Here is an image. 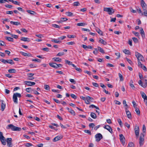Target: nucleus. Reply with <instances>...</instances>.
Masks as SVG:
<instances>
[{
	"instance_id": "obj_33",
	"label": "nucleus",
	"mask_w": 147,
	"mask_h": 147,
	"mask_svg": "<svg viewBox=\"0 0 147 147\" xmlns=\"http://www.w3.org/2000/svg\"><path fill=\"white\" fill-rule=\"evenodd\" d=\"M26 11L32 15H34L36 14L35 12L34 11L27 10Z\"/></svg>"
},
{
	"instance_id": "obj_12",
	"label": "nucleus",
	"mask_w": 147,
	"mask_h": 147,
	"mask_svg": "<svg viewBox=\"0 0 147 147\" xmlns=\"http://www.w3.org/2000/svg\"><path fill=\"white\" fill-rule=\"evenodd\" d=\"M138 65L139 67L142 68L144 71H147V69L146 67L143 65L140 62H138Z\"/></svg>"
},
{
	"instance_id": "obj_10",
	"label": "nucleus",
	"mask_w": 147,
	"mask_h": 147,
	"mask_svg": "<svg viewBox=\"0 0 147 147\" xmlns=\"http://www.w3.org/2000/svg\"><path fill=\"white\" fill-rule=\"evenodd\" d=\"M34 75V74L32 73L28 74H27V80H32L34 79V78L33 76Z\"/></svg>"
},
{
	"instance_id": "obj_16",
	"label": "nucleus",
	"mask_w": 147,
	"mask_h": 147,
	"mask_svg": "<svg viewBox=\"0 0 147 147\" xmlns=\"http://www.w3.org/2000/svg\"><path fill=\"white\" fill-rule=\"evenodd\" d=\"M140 32L143 38H144L145 37V34L144 32L143 28L141 27L140 28Z\"/></svg>"
},
{
	"instance_id": "obj_41",
	"label": "nucleus",
	"mask_w": 147,
	"mask_h": 147,
	"mask_svg": "<svg viewBox=\"0 0 147 147\" xmlns=\"http://www.w3.org/2000/svg\"><path fill=\"white\" fill-rule=\"evenodd\" d=\"M7 63H9L11 65L14 64V62H13L12 60H7Z\"/></svg>"
},
{
	"instance_id": "obj_2",
	"label": "nucleus",
	"mask_w": 147,
	"mask_h": 147,
	"mask_svg": "<svg viewBox=\"0 0 147 147\" xmlns=\"http://www.w3.org/2000/svg\"><path fill=\"white\" fill-rule=\"evenodd\" d=\"M135 55L136 57L138 59V62H140V61H142L143 62L145 61V60L144 59V57L141 54L136 51L135 52Z\"/></svg>"
},
{
	"instance_id": "obj_42",
	"label": "nucleus",
	"mask_w": 147,
	"mask_h": 147,
	"mask_svg": "<svg viewBox=\"0 0 147 147\" xmlns=\"http://www.w3.org/2000/svg\"><path fill=\"white\" fill-rule=\"evenodd\" d=\"M125 59L130 65H132L133 64V63L132 61L129 59L128 58H126Z\"/></svg>"
},
{
	"instance_id": "obj_49",
	"label": "nucleus",
	"mask_w": 147,
	"mask_h": 147,
	"mask_svg": "<svg viewBox=\"0 0 147 147\" xmlns=\"http://www.w3.org/2000/svg\"><path fill=\"white\" fill-rule=\"evenodd\" d=\"M132 39L134 42L136 43H137L138 42V39L136 37H133Z\"/></svg>"
},
{
	"instance_id": "obj_46",
	"label": "nucleus",
	"mask_w": 147,
	"mask_h": 147,
	"mask_svg": "<svg viewBox=\"0 0 147 147\" xmlns=\"http://www.w3.org/2000/svg\"><path fill=\"white\" fill-rule=\"evenodd\" d=\"M66 37V36H61L59 38H58V40L60 41H61V40L64 39Z\"/></svg>"
},
{
	"instance_id": "obj_22",
	"label": "nucleus",
	"mask_w": 147,
	"mask_h": 147,
	"mask_svg": "<svg viewBox=\"0 0 147 147\" xmlns=\"http://www.w3.org/2000/svg\"><path fill=\"white\" fill-rule=\"evenodd\" d=\"M95 30L96 31L100 34L101 35H103V32L99 29L97 27H96Z\"/></svg>"
},
{
	"instance_id": "obj_56",
	"label": "nucleus",
	"mask_w": 147,
	"mask_h": 147,
	"mask_svg": "<svg viewBox=\"0 0 147 147\" xmlns=\"http://www.w3.org/2000/svg\"><path fill=\"white\" fill-rule=\"evenodd\" d=\"M26 146L27 147H30L32 146V145L31 143H26L25 144Z\"/></svg>"
},
{
	"instance_id": "obj_45",
	"label": "nucleus",
	"mask_w": 147,
	"mask_h": 147,
	"mask_svg": "<svg viewBox=\"0 0 147 147\" xmlns=\"http://www.w3.org/2000/svg\"><path fill=\"white\" fill-rule=\"evenodd\" d=\"M142 130L143 133H144V135L145 134L146 128L144 125H143L142 126Z\"/></svg>"
},
{
	"instance_id": "obj_31",
	"label": "nucleus",
	"mask_w": 147,
	"mask_h": 147,
	"mask_svg": "<svg viewBox=\"0 0 147 147\" xmlns=\"http://www.w3.org/2000/svg\"><path fill=\"white\" fill-rule=\"evenodd\" d=\"M90 116L92 118L94 119H95L97 117L96 114L94 113H91L90 114Z\"/></svg>"
},
{
	"instance_id": "obj_27",
	"label": "nucleus",
	"mask_w": 147,
	"mask_h": 147,
	"mask_svg": "<svg viewBox=\"0 0 147 147\" xmlns=\"http://www.w3.org/2000/svg\"><path fill=\"white\" fill-rule=\"evenodd\" d=\"M77 25L78 26H84L87 25V24L85 22H81L77 23Z\"/></svg>"
},
{
	"instance_id": "obj_47",
	"label": "nucleus",
	"mask_w": 147,
	"mask_h": 147,
	"mask_svg": "<svg viewBox=\"0 0 147 147\" xmlns=\"http://www.w3.org/2000/svg\"><path fill=\"white\" fill-rule=\"evenodd\" d=\"M123 104L125 107V109H127L128 107V106L126 103V102L125 100H124L123 101Z\"/></svg>"
},
{
	"instance_id": "obj_62",
	"label": "nucleus",
	"mask_w": 147,
	"mask_h": 147,
	"mask_svg": "<svg viewBox=\"0 0 147 147\" xmlns=\"http://www.w3.org/2000/svg\"><path fill=\"white\" fill-rule=\"evenodd\" d=\"M132 103L133 104L134 107L135 109L137 107L136 103L134 101H133L132 102Z\"/></svg>"
},
{
	"instance_id": "obj_52",
	"label": "nucleus",
	"mask_w": 147,
	"mask_h": 147,
	"mask_svg": "<svg viewBox=\"0 0 147 147\" xmlns=\"http://www.w3.org/2000/svg\"><path fill=\"white\" fill-rule=\"evenodd\" d=\"M63 19H65L64 18H61L60 20L59 21H57V22L59 23H62V22H64Z\"/></svg>"
},
{
	"instance_id": "obj_50",
	"label": "nucleus",
	"mask_w": 147,
	"mask_h": 147,
	"mask_svg": "<svg viewBox=\"0 0 147 147\" xmlns=\"http://www.w3.org/2000/svg\"><path fill=\"white\" fill-rule=\"evenodd\" d=\"M0 45L1 46H6V45L4 42L1 40L0 41Z\"/></svg>"
},
{
	"instance_id": "obj_25",
	"label": "nucleus",
	"mask_w": 147,
	"mask_h": 147,
	"mask_svg": "<svg viewBox=\"0 0 147 147\" xmlns=\"http://www.w3.org/2000/svg\"><path fill=\"white\" fill-rule=\"evenodd\" d=\"M55 61L58 62H61V59L59 57H54L52 58Z\"/></svg>"
},
{
	"instance_id": "obj_57",
	"label": "nucleus",
	"mask_w": 147,
	"mask_h": 147,
	"mask_svg": "<svg viewBox=\"0 0 147 147\" xmlns=\"http://www.w3.org/2000/svg\"><path fill=\"white\" fill-rule=\"evenodd\" d=\"M84 132L87 134H89L90 135H91V132L88 130H85Z\"/></svg>"
},
{
	"instance_id": "obj_4",
	"label": "nucleus",
	"mask_w": 147,
	"mask_h": 147,
	"mask_svg": "<svg viewBox=\"0 0 147 147\" xmlns=\"http://www.w3.org/2000/svg\"><path fill=\"white\" fill-rule=\"evenodd\" d=\"M104 11L107 12L109 15H112L114 12V9L111 7H105Z\"/></svg>"
},
{
	"instance_id": "obj_44",
	"label": "nucleus",
	"mask_w": 147,
	"mask_h": 147,
	"mask_svg": "<svg viewBox=\"0 0 147 147\" xmlns=\"http://www.w3.org/2000/svg\"><path fill=\"white\" fill-rule=\"evenodd\" d=\"M80 5V3L78 1L74 2L73 3V5L74 6H78Z\"/></svg>"
},
{
	"instance_id": "obj_43",
	"label": "nucleus",
	"mask_w": 147,
	"mask_h": 147,
	"mask_svg": "<svg viewBox=\"0 0 147 147\" xmlns=\"http://www.w3.org/2000/svg\"><path fill=\"white\" fill-rule=\"evenodd\" d=\"M44 88L45 89L49 90H50V87L48 85H44Z\"/></svg>"
},
{
	"instance_id": "obj_1",
	"label": "nucleus",
	"mask_w": 147,
	"mask_h": 147,
	"mask_svg": "<svg viewBox=\"0 0 147 147\" xmlns=\"http://www.w3.org/2000/svg\"><path fill=\"white\" fill-rule=\"evenodd\" d=\"M7 128V129H11L12 130L14 131H20L21 130V128L20 127L15 126L12 124H10L8 125Z\"/></svg>"
},
{
	"instance_id": "obj_28",
	"label": "nucleus",
	"mask_w": 147,
	"mask_h": 147,
	"mask_svg": "<svg viewBox=\"0 0 147 147\" xmlns=\"http://www.w3.org/2000/svg\"><path fill=\"white\" fill-rule=\"evenodd\" d=\"M5 38L7 40L9 41L13 42V38L5 36Z\"/></svg>"
},
{
	"instance_id": "obj_3",
	"label": "nucleus",
	"mask_w": 147,
	"mask_h": 147,
	"mask_svg": "<svg viewBox=\"0 0 147 147\" xmlns=\"http://www.w3.org/2000/svg\"><path fill=\"white\" fill-rule=\"evenodd\" d=\"M21 95L20 94L18 93H14L13 96V100L14 102L16 104L18 103L17 97L20 98Z\"/></svg>"
},
{
	"instance_id": "obj_59",
	"label": "nucleus",
	"mask_w": 147,
	"mask_h": 147,
	"mask_svg": "<svg viewBox=\"0 0 147 147\" xmlns=\"http://www.w3.org/2000/svg\"><path fill=\"white\" fill-rule=\"evenodd\" d=\"M35 36L40 38H42L43 37V36L42 35V34H36Z\"/></svg>"
},
{
	"instance_id": "obj_63",
	"label": "nucleus",
	"mask_w": 147,
	"mask_h": 147,
	"mask_svg": "<svg viewBox=\"0 0 147 147\" xmlns=\"http://www.w3.org/2000/svg\"><path fill=\"white\" fill-rule=\"evenodd\" d=\"M145 11L143 13H142V15H144L145 16L147 17V11L145 10Z\"/></svg>"
},
{
	"instance_id": "obj_58",
	"label": "nucleus",
	"mask_w": 147,
	"mask_h": 147,
	"mask_svg": "<svg viewBox=\"0 0 147 147\" xmlns=\"http://www.w3.org/2000/svg\"><path fill=\"white\" fill-rule=\"evenodd\" d=\"M65 62L66 64H67L69 65H71V62L67 60H65Z\"/></svg>"
},
{
	"instance_id": "obj_38",
	"label": "nucleus",
	"mask_w": 147,
	"mask_h": 147,
	"mask_svg": "<svg viewBox=\"0 0 147 147\" xmlns=\"http://www.w3.org/2000/svg\"><path fill=\"white\" fill-rule=\"evenodd\" d=\"M134 144L132 142H129L128 145L127 147H134Z\"/></svg>"
},
{
	"instance_id": "obj_32",
	"label": "nucleus",
	"mask_w": 147,
	"mask_h": 147,
	"mask_svg": "<svg viewBox=\"0 0 147 147\" xmlns=\"http://www.w3.org/2000/svg\"><path fill=\"white\" fill-rule=\"evenodd\" d=\"M99 42L104 45H106L107 44V42L105 41L102 39H100L99 40Z\"/></svg>"
},
{
	"instance_id": "obj_6",
	"label": "nucleus",
	"mask_w": 147,
	"mask_h": 147,
	"mask_svg": "<svg viewBox=\"0 0 147 147\" xmlns=\"http://www.w3.org/2000/svg\"><path fill=\"white\" fill-rule=\"evenodd\" d=\"M144 134H141L139 140V144L140 146H142L144 142Z\"/></svg>"
},
{
	"instance_id": "obj_20",
	"label": "nucleus",
	"mask_w": 147,
	"mask_h": 147,
	"mask_svg": "<svg viewBox=\"0 0 147 147\" xmlns=\"http://www.w3.org/2000/svg\"><path fill=\"white\" fill-rule=\"evenodd\" d=\"M0 141L1 143L4 145H5L6 144V140L4 137L3 138H0Z\"/></svg>"
},
{
	"instance_id": "obj_39",
	"label": "nucleus",
	"mask_w": 147,
	"mask_h": 147,
	"mask_svg": "<svg viewBox=\"0 0 147 147\" xmlns=\"http://www.w3.org/2000/svg\"><path fill=\"white\" fill-rule=\"evenodd\" d=\"M66 14L67 15L69 16H73V14L71 12H67L66 13Z\"/></svg>"
},
{
	"instance_id": "obj_35",
	"label": "nucleus",
	"mask_w": 147,
	"mask_h": 147,
	"mask_svg": "<svg viewBox=\"0 0 147 147\" xmlns=\"http://www.w3.org/2000/svg\"><path fill=\"white\" fill-rule=\"evenodd\" d=\"M26 92H30L31 91L33 90V89H32L30 87L26 88Z\"/></svg>"
},
{
	"instance_id": "obj_55",
	"label": "nucleus",
	"mask_w": 147,
	"mask_h": 147,
	"mask_svg": "<svg viewBox=\"0 0 147 147\" xmlns=\"http://www.w3.org/2000/svg\"><path fill=\"white\" fill-rule=\"evenodd\" d=\"M0 61L4 64L7 63V60H6L3 59H1Z\"/></svg>"
},
{
	"instance_id": "obj_14",
	"label": "nucleus",
	"mask_w": 147,
	"mask_h": 147,
	"mask_svg": "<svg viewBox=\"0 0 147 147\" xmlns=\"http://www.w3.org/2000/svg\"><path fill=\"white\" fill-rule=\"evenodd\" d=\"M104 128L107 129L111 133H112L113 131L112 129L109 125H106L104 126Z\"/></svg>"
},
{
	"instance_id": "obj_23",
	"label": "nucleus",
	"mask_w": 147,
	"mask_h": 147,
	"mask_svg": "<svg viewBox=\"0 0 147 147\" xmlns=\"http://www.w3.org/2000/svg\"><path fill=\"white\" fill-rule=\"evenodd\" d=\"M138 83L141 86H142L144 88H145L146 87V84H143L142 82L141 81V80H140L138 82Z\"/></svg>"
},
{
	"instance_id": "obj_24",
	"label": "nucleus",
	"mask_w": 147,
	"mask_h": 147,
	"mask_svg": "<svg viewBox=\"0 0 147 147\" xmlns=\"http://www.w3.org/2000/svg\"><path fill=\"white\" fill-rule=\"evenodd\" d=\"M123 51L125 54H127L128 55H130V52L129 50L125 49L123 50Z\"/></svg>"
},
{
	"instance_id": "obj_17",
	"label": "nucleus",
	"mask_w": 147,
	"mask_h": 147,
	"mask_svg": "<svg viewBox=\"0 0 147 147\" xmlns=\"http://www.w3.org/2000/svg\"><path fill=\"white\" fill-rule=\"evenodd\" d=\"M62 138V136H57L55 137L53 140V141L54 142H55L59 140Z\"/></svg>"
},
{
	"instance_id": "obj_60",
	"label": "nucleus",
	"mask_w": 147,
	"mask_h": 147,
	"mask_svg": "<svg viewBox=\"0 0 147 147\" xmlns=\"http://www.w3.org/2000/svg\"><path fill=\"white\" fill-rule=\"evenodd\" d=\"M42 50L47 52L49 51V49L48 48H42Z\"/></svg>"
},
{
	"instance_id": "obj_36",
	"label": "nucleus",
	"mask_w": 147,
	"mask_h": 147,
	"mask_svg": "<svg viewBox=\"0 0 147 147\" xmlns=\"http://www.w3.org/2000/svg\"><path fill=\"white\" fill-rule=\"evenodd\" d=\"M5 104L3 103L2 102L1 103V110L2 111H3L4 109H5Z\"/></svg>"
},
{
	"instance_id": "obj_53",
	"label": "nucleus",
	"mask_w": 147,
	"mask_h": 147,
	"mask_svg": "<svg viewBox=\"0 0 147 147\" xmlns=\"http://www.w3.org/2000/svg\"><path fill=\"white\" fill-rule=\"evenodd\" d=\"M52 26L54 28H60V26L56 24H52Z\"/></svg>"
},
{
	"instance_id": "obj_29",
	"label": "nucleus",
	"mask_w": 147,
	"mask_h": 147,
	"mask_svg": "<svg viewBox=\"0 0 147 147\" xmlns=\"http://www.w3.org/2000/svg\"><path fill=\"white\" fill-rule=\"evenodd\" d=\"M51 41L53 42L56 43H59L61 42V41H59V40H58V39H53Z\"/></svg>"
},
{
	"instance_id": "obj_64",
	"label": "nucleus",
	"mask_w": 147,
	"mask_h": 147,
	"mask_svg": "<svg viewBox=\"0 0 147 147\" xmlns=\"http://www.w3.org/2000/svg\"><path fill=\"white\" fill-rule=\"evenodd\" d=\"M95 51L93 52V53L97 55L98 53V50L97 49H94Z\"/></svg>"
},
{
	"instance_id": "obj_30",
	"label": "nucleus",
	"mask_w": 147,
	"mask_h": 147,
	"mask_svg": "<svg viewBox=\"0 0 147 147\" xmlns=\"http://www.w3.org/2000/svg\"><path fill=\"white\" fill-rule=\"evenodd\" d=\"M10 23L11 24H13V25H18L20 24V22H14L11 21L10 22Z\"/></svg>"
},
{
	"instance_id": "obj_51",
	"label": "nucleus",
	"mask_w": 147,
	"mask_h": 147,
	"mask_svg": "<svg viewBox=\"0 0 147 147\" xmlns=\"http://www.w3.org/2000/svg\"><path fill=\"white\" fill-rule=\"evenodd\" d=\"M32 61H37L38 62H41V60L39 59H33Z\"/></svg>"
},
{
	"instance_id": "obj_11",
	"label": "nucleus",
	"mask_w": 147,
	"mask_h": 147,
	"mask_svg": "<svg viewBox=\"0 0 147 147\" xmlns=\"http://www.w3.org/2000/svg\"><path fill=\"white\" fill-rule=\"evenodd\" d=\"M24 83L25 84L28 86H32L34 85L35 83L34 82H32L29 81H25L24 82Z\"/></svg>"
},
{
	"instance_id": "obj_37",
	"label": "nucleus",
	"mask_w": 147,
	"mask_h": 147,
	"mask_svg": "<svg viewBox=\"0 0 147 147\" xmlns=\"http://www.w3.org/2000/svg\"><path fill=\"white\" fill-rule=\"evenodd\" d=\"M16 71V70L14 69L8 70V72L10 73H15Z\"/></svg>"
},
{
	"instance_id": "obj_40",
	"label": "nucleus",
	"mask_w": 147,
	"mask_h": 147,
	"mask_svg": "<svg viewBox=\"0 0 147 147\" xmlns=\"http://www.w3.org/2000/svg\"><path fill=\"white\" fill-rule=\"evenodd\" d=\"M135 111L138 115H140V112L139 109L137 107L135 108Z\"/></svg>"
},
{
	"instance_id": "obj_18",
	"label": "nucleus",
	"mask_w": 147,
	"mask_h": 147,
	"mask_svg": "<svg viewBox=\"0 0 147 147\" xmlns=\"http://www.w3.org/2000/svg\"><path fill=\"white\" fill-rule=\"evenodd\" d=\"M125 109L127 117L129 118H130L131 117L130 112L127 110V109L125 108Z\"/></svg>"
},
{
	"instance_id": "obj_15",
	"label": "nucleus",
	"mask_w": 147,
	"mask_h": 147,
	"mask_svg": "<svg viewBox=\"0 0 147 147\" xmlns=\"http://www.w3.org/2000/svg\"><path fill=\"white\" fill-rule=\"evenodd\" d=\"M139 129L138 127H136L135 128V132L136 135L138 136H139Z\"/></svg>"
},
{
	"instance_id": "obj_54",
	"label": "nucleus",
	"mask_w": 147,
	"mask_h": 147,
	"mask_svg": "<svg viewBox=\"0 0 147 147\" xmlns=\"http://www.w3.org/2000/svg\"><path fill=\"white\" fill-rule=\"evenodd\" d=\"M64 55V53L63 52H59L57 55V56L60 57Z\"/></svg>"
},
{
	"instance_id": "obj_5",
	"label": "nucleus",
	"mask_w": 147,
	"mask_h": 147,
	"mask_svg": "<svg viewBox=\"0 0 147 147\" xmlns=\"http://www.w3.org/2000/svg\"><path fill=\"white\" fill-rule=\"evenodd\" d=\"M120 142L123 146H125L126 145L125 138L122 134H120Z\"/></svg>"
},
{
	"instance_id": "obj_48",
	"label": "nucleus",
	"mask_w": 147,
	"mask_h": 147,
	"mask_svg": "<svg viewBox=\"0 0 147 147\" xmlns=\"http://www.w3.org/2000/svg\"><path fill=\"white\" fill-rule=\"evenodd\" d=\"M132 33L137 37H138L140 36L139 33L138 32L133 31L132 32Z\"/></svg>"
},
{
	"instance_id": "obj_26",
	"label": "nucleus",
	"mask_w": 147,
	"mask_h": 147,
	"mask_svg": "<svg viewBox=\"0 0 147 147\" xmlns=\"http://www.w3.org/2000/svg\"><path fill=\"white\" fill-rule=\"evenodd\" d=\"M21 40L24 41L29 42L30 41L29 38L24 37H22Z\"/></svg>"
},
{
	"instance_id": "obj_8",
	"label": "nucleus",
	"mask_w": 147,
	"mask_h": 147,
	"mask_svg": "<svg viewBox=\"0 0 147 147\" xmlns=\"http://www.w3.org/2000/svg\"><path fill=\"white\" fill-rule=\"evenodd\" d=\"M6 142H7V145L9 147H11L13 146L12 144L11 143L12 139L11 138H7L6 139Z\"/></svg>"
},
{
	"instance_id": "obj_21",
	"label": "nucleus",
	"mask_w": 147,
	"mask_h": 147,
	"mask_svg": "<svg viewBox=\"0 0 147 147\" xmlns=\"http://www.w3.org/2000/svg\"><path fill=\"white\" fill-rule=\"evenodd\" d=\"M140 94L142 98L144 99V100H147V96L146 94L142 92H141Z\"/></svg>"
},
{
	"instance_id": "obj_13",
	"label": "nucleus",
	"mask_w": 147,
	"mask_h": 147,
	"mask_svg": "<svg viewBox=\"0 0 147 147\" xmlns=\"http://www.w3.org/2000/svg\"><path fill=\"white\" fill-rule=\"evenodd\" d=\"M140 3L141 5L144 10H146V5L144 1L143 0H141Z\"/></svg>"
},
{
	"instance_id": "obj_61",
	"label": "nucleus",
	"mask_w": 147,
	"mask_h": 147,
	"mask_svg": "<svg viewBox=\"0 0 147 147\" xmlns=\"http://www.w3.org/2000/svg\"><path fill=\"white\" fill-rule=\"evenodd\" d=\"M68 45H72L75 44V43L74 42H70L67 43H66Z\"/></svg>"
},
{
	"instance_id": "obj_9",
	"label": "nucleus",
	"mask_w": 147,
	"mask_h": 147,
	"mask_svg": "<svg viewBox=\"0 0 147 147\" xmlns=\"http://www.w3.org/2000/svg\"><path fill=\"white\" fill-rule=\"evenodd\" d=\"M86 98L87 100L86 101V103L87 104H90V101L92 102L94 100L93 98L88 96H86Z\"/></svg>"
},
{
	"instance_id": "obj_34",
	"label": "nucleus",
	"mask_w": 147,
	"mask_h": 147,
	"mask_svg": "<svg viewBox=\"0 0 147 147\" xmlns=\"http://www.w3.org/2000/svg\"><path fill=\"white\" fill-rule=\"evenodd\" d=\"M98 49L99 51L100 52H101V53H105V52L103 49L100 47H98Z\"/></svg>"
},
{
	"instance_id": "obj_19",
	"label": "nucleus",
	"mask_w": 147,
	"mask_h": 147,
	"mask_svg": "<svg viewBox=\"0 0 147 147\" xmlns=\"http://www.w3.org/2000/svg\"><path fill=\"white\" fill-rule=\"evenodd\" d=\"M49 65L50 66L54 68H58L57 64L54 63H50Z\"/></svg>"
},
{
	"instance_id": "obj_7",
	"label": "nucleus",
	"mask_w": 147,
	"mask_h": 147,
	"mask_svg": "<svg viewBox=\"0 0 147 147\" xmlns=\"http://www.w3.org/2000/svg\"><path fill=\"white\" fill-rule=\"evenodd\" d=\"M95 138L96 139V141L98 142L102 138V136L101 134L98 133L95 135Z\"/></svg>"
}]
</instances>
